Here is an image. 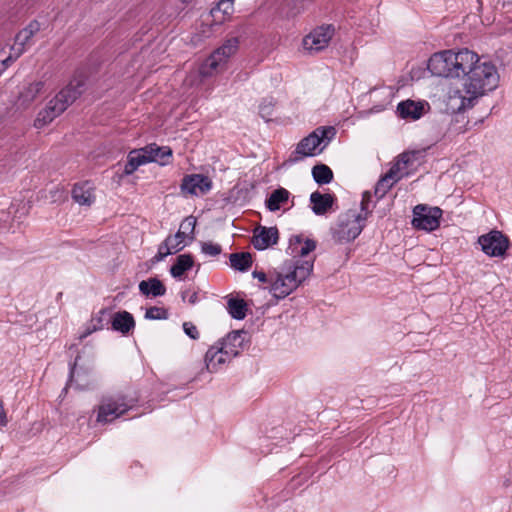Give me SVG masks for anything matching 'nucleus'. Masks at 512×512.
<instances>
[{"mask_svg": "<svg viewBox=\"0 0 512 512\" xmlns=\"http://www.w3.org/2000/svg\"><path fill=\"white\" fill-rule=\"evenodd\" d=\"M471 65L464 70L463 88L459 97L461 103L458 110L473 107L475 100L486 93L497 88L499 74L497 68L490 61H481L480 57L473 52Z\"/></svg>", "mask_w": 512, "mask_h": 512, "instance_id": "1", "label": "nucleus"}, {"mask_svg": "<svg viewBox=\"0 0 512 512\" xmlns=\"http://www.w3.org/2000/svg\"><path fill=\"white\" fill-rule=\"evenodd\" d=\"M314 258H292L269 273V291L277 299H284L297 289L312 273Z\"/></svg>", "mask_w": 512, "mask_h": 512, "instance_id": "2", "label": "nucleus"}, {"mask_svg": "<svg viewBox=\"0 0 512 512\" xmlns=\"http://www.w3.org/2000/svg\"><path fill=\"white\" fill-rule=\"evenodd\" d=\"M85 83L86 79L84 75H75L67 86L60 90L46 106L38 112L34 120V127L41 129L60 116L84 92Z\"/></svg>", "mask_w": 512, "mask_h": 512, "instance_id": "3", "label": "nucleus"}, {"mask_svg": "<svg viewBox=\"0 0 512 512\" xmlns=\"http://www.w3.org/2000/svg\"><path fill=\"white\" fill-rule=\"evenodd\" d=\"M85 83L86 79L84 75H75L67 86L60 90L46 106L38 112L34 120V127L41 129L60 116L84 92Z\"/></svg>", "mask_w": 512, "mask_h": 512, "instance_id": "4", "label": "nucleus"}, {"mask_svg": "<svg viewBox=\"0 0 512 512\" xmlns=\"http://www.w3.org/2000/svg\"><path fill=\"white\" fill-rule=\"evenodd\" d=\"M473 51L462 49L458 52L445 50L433 54L428 61V70L438 77L459 78L471 65Z\"/></svg>", "mask_w": 512, "mask_h": 512, "instance_id": "5", "label": "nucleus"}, {"mask_svg": "<svg viewBox=\"0 0 512 512\" xmlns=\"http://www.w3.org/2000/svg\"><path fill=\"white\" fill-rule=\"evenodd\" d=\"M334 127H318L308 136L304 137L290 155L288 162L296 163L306 157H313L320 154L335 136Z\"/></svg>", "mask_w": 512, "mask_h": 512, "instance_id": "6", "label": "nucleus"}, {"mask_svg": "<svg viewBox=\"0 0 512 512\" xmlns=\"http://www.w3.org/2000/svg\"><path fill=\"white\" fill-rule=\"evenodd\" d=\"M365 224L366 221L358 215L357 209H349L339 215L335 227L332 228V237L340 244L352 242L361 234Z\"/></svg>", "mask_w": 512, "mask_h": 512, "instance_id": "7", "label": "nucleus"}, {"mask_svg": "<svg viewBox=\"0 0 512 512\" xmlns=\"http://www.w3.org/2000/svg\"><path fill=\"white\" fill-rule=\"evenodd\" d=\"M137 399L123 394L104 397L99 406L97 422L106 424L127 413L136 405Z\"/></svg>", "mask_w": 512, "mask_h": 512, "instance_id": "8", "label": "nucleus"}, {"mask_svg": "<svg viewBox=\"0 0 512 512\" xmlns=\"http://www.w3.org/2000/svg\"><path fill=\"white\" fill-rule=\"evenodd\" d=\"M239 41L233 37L226 40L217 48L201 65L200 74L203 77H210L221 71L227 60L238 50Z\"/></svg>", "mask_w": 512, "mask_h": 512, "instance_id": "9", "label": "nucleus"}, {"mask_svg": "<svg viewBox=\"0 0 512 512\" xmlns=\"http://www.w3.org/2000/svg\"><path fill=\"white\" fill-rule=\"evenodd\" d=\"M46 90V82L42 79H26L17 86V94L13 101L16 110H27Z\"/></svg>", "mask_w": 512, "mask_h": 512, "instance_id": "10", "label": "nucleus"}, {"mask_svg": "<svg viewBox=\"0 0 512 512\" xmlns=\"http://www.w3.org/2000/svg\"><path fill=\"white\" fill-rule=\"evenodd\" d=\"M414 154L403 153L399 160L390 168V170L377 182L374 194L378 199L383 198L387 192L398 182L405 174L408 163Z\"/></svg>", "mask_w": 512, "mask_h": 512, "instance_id": "11", "label": "nucleus"}, {"mask_svg": "<svg viewBox=\"0 0 512 512\" xmlns=\"http://www.w3.org/2000/svg\"><path fill=\"white\" fill-rule=\"evenodd\" d=\"M442 210L419 204L413 209L412 225L416 229L433 231L439 227Z\"/></svg>", "mask_w": 512, "mask_h": 512, "instance_id": "12", "label": "nucleus"}, {"mask_svg": "<svg viewBox=\"0 0 512 512\" xmlns=\"http://www.w3.org/2000/svg\"><path fill=\"white\" fill-rule=\"evenodd\" d=\"M482 251L490 257H503L509 248L510 241L501 231L492 230L478 238Z\"/></svg>", "mask_w": 512, "mask_h": 512, "instance_id": "13", "label": "nucleus"}, {"mask_svg": "<svg viewBox=\"0 0 512 512\" xmlns=\"http://www.w3.org/2000/svg\"><path fill=\"white\" fill-rule=\"evenodd\" d=\"M334 35V28L331 25L321 26L314 29L303 39L305 50L316 53L325 49Z\"/></svg>", "mask_w": 512, "mask_h": 512, "instance_id": "14", "label": "nucleus"}, {"mask_svg": "<svg viewBox=\"0 0 512 512\" xmlns=\"http://www.w3.org/2000/svg\"><path fill=\"white\" fill-rule=\"evenodd\" d=\"M247 335L244 330L232 331L219 340L217 344L221 346V349L227 350V353L234 358L248 346Z\"/></svg>", "mask_w": 512, "mask_h": 512, "instance_id": "15", "label": "nucleus"}, {"mask_svg": "<svg viewBox=\"0 0 512 512\" xmlns=\"http://www.w3.org/2000/svg\"><path fill=\"white\" fill-rule=\"evenodd\" d=\"M181 191L184 194L203 195L212 188L211 180L202 174L186 175L181 183Z\"/></svg>", "mask_w": 512, "mask_h": 512, "instance_id": "16", "label": "nucleus"}, {"mask_svg": "<svg viewBox=\"0 0 512 512\" xmlns=\"http://www.w3.org/2000/svg\"><path fill=\"white\" fill-rule=\"evenodd\" d=\"M279 240V232L276 227L258 226L254 229L252 244L257 250H265L276 244Z\"/></svg>", "mask_w": 512, "mask_h": 512, "instance_id": "17", "label": "nucleus"}, {"mask_svg": "<svg viewBox=\"0 0 512 512\" xmlns=\"http://www.w3.org/2000/svg\"><path fill=\"white\" fill-rule=\"evenodd\" d=\"M232 359L233 358L227 353V350L221 349V346L215 343L205 354L206 368L209 372H217Z\"/></svg>", "mask_w": 512, "mask_h": 512, "instance_id": "18", "label": "nucleus"}, {"mask_svg": "<svg viewBox=\"0 0 512 512\" xmlns=\"http://www.w3.org/2000/svg\"><path fill=\"white\" fill-rule=\"evenodd\" d=\"M426 108H428L426 102H416L408 99L397 105V112L403 119L418 120L425 114Z\"/></svg>", "mask_w": 512, "mask_h": 512, "instance_id": "19", "label": "nucleus"}, {"mask_svg": "<svg viewBox=\"0 0 512 512\" xmlns=\"http://www.w3.org/2000/svg\"><path fill=\"white\" fill-rule=\"evenodd\" d=\"M151 159L152 158L147 154L146 147L130 151L127 157V163L124 167V174H133L138 167L149 163Z\"/></svg>", "mask_w": 512, "mask_h": 512, "instance_id": "20", "label": "nucleus"}, {"mask_svg": "<svg viewBox=\"0 0 512 512\" xmlns=\"http://www.w3.org/2000/svg\"><path fill=\"white\" fill-rule=\"evenodd\" d=\"M73 200L82 206H91L95 201L94 189L89 182L75 184L72 190Z\"/></svg>", "mask_w": 512, "mask_h": 512, "instance_id": "21", "label": "nucleus"}, {"mask_svg": "<svg viewBox=\"0 0 512 512\" xmlns=\"http://www.w3.org/2000/svg\"><path fill=\"white\" fill-rule=\"evenodd\" d=\"M335 197L331 194H322L315 191L310 195V202L312 204V211L316 215L326 214L333 206Z\"/></svg>", "mask_w": 512, "mask_h": 512, "instance_id": "22", "label": "nucleus"}, {"mask_svg": "<svg viewBox=\"0 0 512 512\" xmlns=\"http://www.w3.org/2000/svg\"><path fill=\"white\" fill-rule=\"evenodd\" d=\"M139 291L147 297H158L165 294L166 288L159 279L149 278L139 283Z\"/></svg>", "mask_w": 512, "mask_h": 512, "instance_id": "23", "label": "nucleus"}, {"mask_svg": "<svg viewBox=\"0 0 512 512\" xmlns=\"http://www.w3.org/2000/svg\"><path fill=\"white\" fill-rule=\"evenodd\" d=\"M40 29V23L37 20H33L16 34L14 40L27 49L31 46L32 38L40 31Z\"/></svg>", "mask_w": 512, "mask_h": 512, "instance_id": "24", "label": "nucleus"}, {"mask_svg": "<svg viewBox=\"0 0 512 512\" xmlns=\"http://www.w3.org/2000/svg\"><path fill=\"white\" fill-rule=\"evenodd\" d=\"M147 154L150 156V162H157L161 165H166L172 158V150L167 146L159 147L156 144L146 146Z\"/></svg>", "mask_w": 512, "mask_h": 512, "instance_id": "25", "label": "nucleus"}, {"mask_svg": "<svg viewBox=\"0 0 512 512\" xmlns=\"http://www.w3.org/2000/svg\"><path fill=\"white\" fill-rule=\"evenodd\" d=\"M135 326V321L132 316L127 311L117 312L115 313L112 319V328L116 331H119L123 334L128 333Z\"/></svg>", "mask_w": 512, "mask_h": 512, "instance_id": "26", "label": "nucleus"}, {"mask_svg": "<svg viewBox=\"0 0 512 512\" xmlns=\"http://www.w3.org/2000/svg\"><path fill=\"white\" fill-rule=\"evenodd\" d=\"M289 191L284 188L274 190L266 200V207L274 212L280 209L289 199Z\"/></svg>", "mask_w": 512, "mask_h": 512, "instance_id": "27", "label": "nucleus"}, {"mask_svg": "<svg viewBox=\"0 0 512 512\" xmlns=\"http://www.w3.org/2000/svg\"><path fill=\"white\" fill-rule=\"evenodd\" d=\"M26 47L20 45L14 40V44L9 47V54L2 58L3 54L5 53L4 50L0 52V62L2 65V69H7L12 63H14L20 56H22L25 51Z\"/></svg>", "mask_w": 512, "mask_h": 512, "instance_id": "28", "label": "nucleus"}, {"mask_svg": "<svg viewBox=\"0 0 512 512\" xmlns=\"http://www.w3.org/2000/svg\"><path fill=\"white\" fill-rule=\"evenodd\" d=\"M193 257L190 254L179 255L176 263L171 266L170 273L173 277H181L187 270L193 266Z\"/></svg>", "mask_w": 512, "mask_h": 512, "instance_id": "29", "label": "nucleus"}, {"mask_svg": "<svg viewBox=\"0 0 512 512\" xmlns=\"http://www.w3.org/2000/svg\"><path fill=\"white\" fill-rule=\"evenodd\" d=\"M227 309L234 319L242 320L246 317L247 304L243 299L230 298L227 301Z\"/></svg>", "mask_w": 512, "mask_h": 512, "instance_id": "30", "label": "nucleus"}, {"mask_svg": "<svg viewBox=\"0 0 512 512\" xmlns=\"http://www.w3.org/2000/svg\"><path fill=\"white\" fill-rule=\"evenodd\" d=\"M312 175L316 183L323 185L328 184L333 179L332 170L324 164H319L313 167Z\"/></svg>", "mask_w": 512, "mask_h": 512, "instance_id": "31", "label": "nucleus"}, {"mask_svg": "<svg viewBox=\"0 0 512 512\" xmlns=\"http://www.w3.org/2000/svg\"><path fill=\"white\" fill-rule=\"evenodd\" d=\"M229 259L231 266L240 271H246L252 265V258L249 253H232Z\"/></svg>", "mask_w": 512, "mask_h": 512, "instance_id": "32", "label": "nucleus"}, {"mask_svg": "<svg viewBox=\"0 0 512 512\" xmlns=\"http://www.w3.org/2000/svg\"><path fill=\"white\" fill-rule=\"evenodd\" d=\"M372 195L369 191H365L362 194V200L360 203V211H358V215H360L363 220H367L368 216L372 213V209L375 204H372Z\"/></svg>", "mask_w": 512, "mask_h": 512, "instance_id": "33", "label": "nucleus"}, {"mask_svg": "<svg viewBox=\"0 0 512 512\" xmlns=\"http://www.w3.org/2000/svg\"><path fill=\"white\" fill-rule=\"evenodd\" d=\"M145 318L149 320H162L168 318V312L162 307H150L146 310Z\"/></svg>", "mask_w": 512, "mask_h": 512, "instance_id": "34", "label": "nucleus"}, {"mask_svg": "<svg viewBox=\"0 0 512 512\" xmlns=\"http://www.w3.org/2000/svg\"><path fill=\"white\" fill-rule=\"evenodd\" d=\"M201 252L210 257H216L222 252V247L219 244L211 241L201 243Z\"/></svg>", "mask_w": 512, "mask_h": 512, "instance_id": "35", "label": "nucleus"}, {"mask_svg": "<svg viewBox=\"0 0 512 512\" xmlns=\"http://www.w3.org/2000/svg\"><path fill=\"white\" fill-rule=\"evenodd\" d=\"M184 239L185 237L179 231L175 235L168 236L166 238L168 244H170V247L173 248V250L176 251V253L181 251L185 247Z\"/></svg>", "mask_w": 512, "mask_h": 512, "instance_id": "36", "label": "nucleus"}, {"mask_svg": "<svg viewBox=\"0 0 512 512\" xmlns=\"http://www.w3.org/2000/svg\"><path fill=\"white\" fill-rule=\"evenodd\" d=\"M195 226L196 218L193 216L186 217L180 224L179 232L182 233L184 237H186L188 234H193Z\"/></svg>", "mask_w": 512, "mask_h": 512, "instance_id": "37", "label": "nucleus"}, {"mask_svg": "<svg viewBox=\"0 0 512 512\" xmlns=\"http://www.w3.org/2000/svg\"><path fill=\"white\" fill-rule=\"evenodd\" d=\"M176 253V251L173 250V248L170 247V244H168V241L165 239V241L159 246L157 254L154 256L153 260L155 262L162 261L166 256Z\"/></svg>", "mask_w": 512, "mask_h": 512, "instance_id": "38", "label": "nucleus"}, {"mask_svg": "<svg viewBox=\"0 0 512 512\" xmlns=\"http://www.w3.org/2000/svg\"><path fill=\"white\" fill-rule=\"evenodd\" d=\"M272 113H273V104H272V102L269 101V100H264L259 105V114H260V116L263 119H265L266 121H269L270 117L272 116Z\"/></svg>", "mask_w": 512, "mask_h": 512, "instance_id": "39", "label": "nucleus"}, {"mask_svg": "<svg viewBox=\"0 0 512 512\" xmlns=\"http://www.w3.org/2000/svg\"><path fill=\"white\" fill-rule=\"evenodd\" d=\"M183 330L185 334L189 336L191 339L196 340L199 338L198 328L192 322H184Z\"/></svg>", "mask_w": 512, "mask_h": 512, "instance_id": "40", "label": "nucleus"}, {"mask_svg": "<svg viewBox=\"0 0 512 512\" xmlns=\"http://www.w3.org/2000/svg\"><path fill=\"white\" fill-rule=\"evenodd\" d=\"M316 248V242L312 239H306L304 243L301 245V248L299 250V254L301 257L307 256L310 252L315 250Z\"/></svg>", "mask_w": 512, "mask_h": 512, "instance_id": "41", "label": "nucleus"}, {"mask_svg": "<svg viewBox=\"0 0 512 512\" xmlns=\"http://www.w3.org/2000/svg\"><path fill=\"white\" fill-rule=\"evenodd\" d=\"M233 9L232 0H220L217 4V7L212 10V13L215 11H223L224 14H230Z\"/></svg>", "mask_w": 512, "mask_h": 512, "instance_id": "42", "label": "nucleus"}, {"mask_svg": "<svg viewBox=\"0 0 512 512\" xmlns=\"http://www.w3.org/2000/svg\"><path fill=\"white\" fill-rule=\"evenodd\" d=\"M183 301H187L189 304H195L198 301V295L195 291L185 290L181 293Z\"/></svg>", "mask_w": 512, "mask_h": 512, "instance_id": "43", "label": "nucleus"}, {"mask_svg": "<svg viewBox=\"0 0 512 512\" xmlns=\"http://www.w3.org/2000/svg\"><path fill=\"white\" fill-rule=\"evenodd\" d=\"M253 277L257 278L262 283H266V282L269 283V274L267 275L262 271H254Z\"/></svg>", "mask_w": 512, "mask_h": 512, "instance_id": "44", "label": "nucleus"}, {"mask_svg": "<svg viewBox=\"0 0 512 512\" xmlns=\"http://www.w3.org/2000/svg\"><path fill=\"white\" fill-rule=\"evenodd\" d=\"M6 423H7L6 414H5L2 402L0 401V425H5Z\"/></svg>", "mask_w": 512, "mask_h": 512, "instance_id": "45", "label": "nucleus"}, {"mask_svg": "<svg viewBox=\"0 0 512 512\" xmlns=\"http://www.w3.org/2000/svg\"><path fill=\"white\" fill-rule=\"evenodd\" d=\"M97 321H98V323H99V324H101V319H100V318H98V319H97ZM101 326H102V325H99V328H101ZM97 329H98V327L94 326V327H93V329H92V331H95V330H97ZM89 333H91V330H89V331H88V334H89Z\"/></svg>", "mask_w": 512, "mask_h": 512, "instance_id": "46", "label": "nucleus"}, {"mask_svg": "<svg viewBox=\"0 0 512 512\" xmlns=\"http://www.w3.org/2000/svg\"><path fill=\"white\" fill-rule=\"evenodd\" d=\"M295 240H296V242H297V243L301 244V241H302V240H301V237H300V236H296V237H295Z\"/></svg>", "mask_w": 512, "mask_h": 512, "instance_id": "47", "label": "nucleus"}, {"mask_svg": "<svg viewBox=\"0 0 512 512\" xmlns=\"http://www.w3.org/2000/svg\"><path fill=\"white\" fill-rule=\"evenodd\" d=\"M183 3H190L192 0H180Z\"/></svg>", "mask_w": 512, "mask_h": 512, "instance_id": "48", "label": "nucleus"}, {"mask_svg": "<svg viewBox=\"0 0 512 512\" xmlns=\"http://www.w3.org/2000/svg\"><path fill=\"white\" fill-rule=\"evenodd\" d=\"M505 2L512 4V0H505Z\"/></svg>", "mask_w": 512, "mask_h": 512, "instance_id": "49", "label": "nucleus"}, {"mask_svg": "<svg viewBox=\"0 0 512 512\" xmlns=\"http://www.w3.org/2000/svg\"><path fill=\"white\" fill-rule=\"evenodd\" d=\"M70 374H71V377H72L73 374H74V369H71V373Z\"/></svg>", "mask_w": 512, "mask_h": 512, "instance_id": "50", "label": "nucleus"}]
</instances>
